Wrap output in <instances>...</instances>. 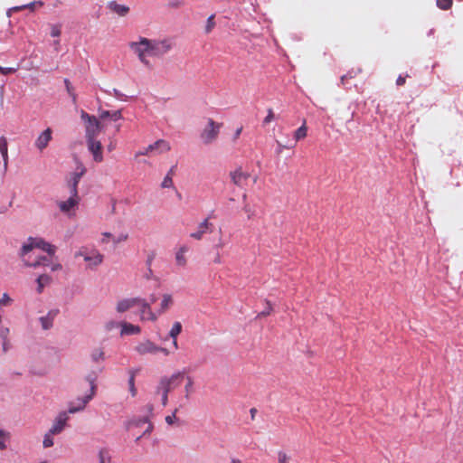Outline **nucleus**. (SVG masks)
Wrapping results in <instances>:
<instances>
[{"label":"nucleus","instance_id":"nucleus-9","mask_svg":"<svg viewBox=\"0 0 463 463\" xmlns=\"http://www.w3.org/2000/svg\"><path fill=\"white\" fill-rule=\"evenodd\" d=\"M136 351L139 354H156L158 352H162L165 355L169 354V351L166 348L160 347L149 340L139 343L136 346Z\"/></svg>","mask_w":463,"mask_h":463},{"label":"nucleus","instance_id":"nucleus-55","mask_svg":"<svg viewBox=\"0 0 463 463\" xmlns=\"http://www.w3.org/2000/svg\"><path fill=\"white\" fill-rule=\"evenodd\" d=\"M241 131H242V127H240L239 128H237V130L234 133V137H233L234 140L239 138Z\"/></svg>","mask_w":463,"mask_h":463},{"label":"nucleus","instance_id":"nucleus-6","mask_svg":"<svg viewBox=\"0 0 463 463\" xmlns=\"http://www.w3.org/2000/svg\"><path fill=\"white\" fill-rule=\"evenodd\" d=\"M222 123H217L212 118H208L207 126L201 133V138L205 145L213 143L218 137Z\"/></svg>","mask_w":463,"mask_h":463},{"label":"nucleus","instance_id":"nucleus-14","mask_svg":"<svg viewBox=\"0 0 463 463\" xmlns=\"http://www.w3.org/2000/svg\"><path fill=\"white\" fill-rule=\"evenodd\" d=\"M140 307V319L141 320H151L156 321L157 319V314L154 313L151 309L150 304L145 299L141 298V301L137 305Z\"/></svg>","mask_w":463,"mask_h":463},{"label":"nucleus","instance_id":"nucleus-34","mask_svg":"<svg viewBox=\"0 0 463 463\" xmlns=\"http://www.w3.org/2000/svg\"><path fill=\"white\" fill-rule=\"evenodd\" d=\"M64 84L66 87V90L69 93V95L71 97L73 103H76L77 101V95L74 91L73 87L71 86L70 80L68 79L64 80Z\"/></svg>","mask_w":463,"mask_h":463},{"label":"nucleus","instance_id":"nucleus-57","mask_svg":"<svg viewBox=\"0 0 463 463\" xmlns=\"http://www.w3.org/2000/svg\"><path fill=\"white\" fill-rule=\"evenodd\" d=\"M278 145H279V147L277 149V153L279 155L286 146H283L282 144H280L279 142H278Z\"/></svg>","mask_w":463,"mask_h":463},{"label":"nucleus","instance_id":"nucleus-59","mask_svg":"<svg viewBox=\"0 0 463 463\" xmlns=\"http://www.w3.org/2000/svg\"><path fill=\"white\" fill-rule=\"evenodd\" d=\"M223 242L222 241H220L215 246L214 248L219 250V249H222L223 247Z\"/></svg>","mask_w":463,"mask_h":463},{"label":"nucleus","instance_id":"nucleus-13","mask_svg":"<svg viewBox=\"0 0 463 463\" xmlns=\"http://www.w3.org/2000/svg\"><path fill=\"white\" fill-rule=\"evenodd\" d=\"M230 177L236 186L242 188L246 184L250 177V174L243 172L241 167H239L234 171L230 172Z\"/></svg>","mask_w":463,"mask_h":463},{"label":"nucleus","instance_id":"nucleus-25","mask_svg":"<svg viewBox=\"0 0 463 463\" xmlns=\"http://www.w3.org/2000/svg\"><path fill=\"white\" fill-rule=\"evenodd\" d=\"M173 304L172 296L169 294H165L163 296V299L160 304V308L157 311V317L164 314Z\"/></svg>","mask_w":463,"mask_h":463},{"label":"nucleus","instance_id":"nucleus-31","mask_svg":"<svg viewBox=\"0 0 463 463\" xmlns=\"http://www.w3.org/2000/svg\"><path fill=\"white\" fill-rule=\"evenodd\" d=\"M11 434L10 432L0 430V449L4 450L6 449V441L10 439Z\"/></svg>","mask_w":463,"mask_h":463},{"label":"nucleus","instance_id":"nucleus-30","mask_svg":"<svg viewBox=\"0 0 463 463\" xmlns=\"http://www.w3.org/2000/svg\"><path fill=\"white\" fill-rule=\"evenodd\" d=\"M91 360L94 363H99L104 361V352L101 348H96L91 352Z\"/></svg>","mask_w":463,"mask_h":463},{"label":"nucleus","instance_id":"nucleus-21","mask_svg":"<svg viewBox=\"0 0 463 463\" xmlns=\"http://www.w3.org/2000/svg\"><path fill=\"white\" fill-rule=\"evenodd\" d=\"M109 8L118 14L119 16H125L129 12V7L124 5H119L116 1H111L108 5Z\"/></svg>","mask_w":463,"mask_h":463},{"label":"nucleus","instance_id":"nucleus-54","mask_svg":"<svg viewBox=\"0 0 463 463\" xmlns=\"http://www.w3.org/2000/svg\"><path fill=\"white\" fill-rule=\"evenodd\" d=\"M9 348L8 340H3V351L5 353Z\"/></svg>","mask_w":463,"mask_h":463},{"label":"nucleus","instance_id":"nucleus-1","mask_svg":"<svg viewBox=\"0 0 463 463\" xmlns=\"http://www.w3.org/2000/svg\"><path fill=\"white\" fill-rule=\"evenodd\" d=\"M35 249H40L47 252L50 256H53L56 252V246L45 241L42 238L30 237L21 250V257L25 266L32 268L49 266L50 260L47 257H39L37 260L32 259L31 252Z\"/></svg>","mask_w":463,"mask_h":463},{"label":"nucleus","instance_id":"nucleus-26","mask_svg":"<svg viewBox=\"0 0 463 463\" xmlns=\"http://www.w3.org/2000/svg\"><path fill=\"white\" fill-rule=\"evenodd\" d=\"M99 118L101 119L110 118L112 120L117 121L122 118V113H121V110H115V111L103 110L100 112Z\"/></svg>","mask_w":463,"mask_h":463},{"label":"nucleus","instance_id":"nucleus-27","mask_svg":"<svg viewBox=\"0 0 463 463\" xmlns=\"http://www.w3.org/2000/svg\"><path fill=\"white\" fill-rule=\"evenodd\" d=\"M36 281L38 284L37 291L41 293L43 288L51 283L52 278L47 274H42L37 278Z\"/></svg>","mask_w":463,"mask_h":463},{"label":"nucleus","instance_id":"nucleus-19","mask_svg":"<svg viewBox=\"0 0 463 463\" xmlns=\"http://www.w3.org/2000/svg\"><path fill=\"white\" fill-rule=\"evenodd\" d=\"M68 419L69 417L67 416L66 412L60 413L59 416L56 418L52 427L51 428L50 432L52 434L61 433L64 429Z\"/></svg>","mask_w":463,"mask_h":463},{"label":"nucleus","instance_id":"nucleus-35","mask_svg":"<svg viewBox=\"0 0 463 463\" xmlns=\"http://www.w3.org/2000/svg\"><path fill=\"white\" fill-rule=\"evenodd\" d=\"M452 3V0H436L437 6L441 10L450 9Z\"/></svg>","mask_w":463,"mask_h":463},{"label":"nucleus","instance_id":"nucleus-49","mask_svg":"<svg viewBox=\"0 0 463 463\" xmlns=\"http://www.w3.org/2000/svg\"><path fill=\"white\" fill-rule=\"evenodd\" d=\"M16 70L14 68H4L0 66V72L4 75L14 73Z\"/></svg>","mask_w":463,"mask_h":463},{"label":"nucleus","instance_id":"nucleus-33","mask_svg":"<svg viewBox=\"0 0 463 463\" xmlns=\"http://www.w3.org/2000/svg\"><path fill=\"white\" fill-rule=\"evenodd\" d=\"M182 332V325L180 322H175L170 332L169 336L171 338H177V335Z\"/></svg>","mask_w":463,"mask_h":463},{"label":"nucleus","instance_id":"nucleus-44","mask_svg":"<svg viewBox=\"0 0 463 463\" xmlns=\"http://www.w3.org/2000/svg\"><path fill=\"white\" fill-rule=\"evenodd\" d=\"M266 304H267L266 308L263 311H261L258 315V317H267V316L270 315V313L272 311V306L269 300L266 301Z\"/></svg>","mask_w":463,"mask_h":463},{"label":"nucleus","instance_id":"nucleus-50","mask_svg":"<svg viewBox=\"0 0 463 463\" xmlns=\"http://www.w3.org/2000/svg\"><path fill=\"white\" fill-rule=\"evenodd\" d=\"M8 334H9V329L8 328H2L0 330V336L2 337L3 340H8L7 339Z\"/></svg>","mask_w":463,"mask_h":463},{"label":"nucleus","instance_id":"nucleus-52","mask_svg":"<svg viewBox=\"0 0 463 463\" xmlns=\"http://www.w3.org/2000/svg\"><path fill=\"white\" fill-rule=\"evenodd\" d=\"M61 268H62V266L60 263H54V264H52V266H51L52 271L60 270V269H61Z\"/></svg>","mask_w":463,"mask_h":463},{"label":"nucleus","instance_id":"nucleus-5","mask_svg":"<svg viewBox=\"0 0 463 463\" xmlns=\"http://www.w3.org/2000/svg\"><path fill=\"white\" fill-rule=\"evenodd\" d=\"M86 379L90 383V394L84 396L83 398L78 399V405L77 406L70 405L69 411H68L70 413H75V412H77V411H79L80 410H83L85 405L95 395V392H96V383H95V382H96V379H97V373H91L89 375H87Z\"/></svg>","mask_w":463,"mask_h":463},{"label":"nucleus","instance_id":"nucleus-8","mask_svg":"<svg viewBox=\"0 0 463 463\" xmlns=\"http://www.w3.org/2000/svg\"><path fill=\"white\" fill-rule=\"evenodd\" d=\"M172 48V44L167 40L156 41L149 39L150 56L161 57L167 53Z\"/></svg>","mask_w":463,"mask_h":463},{"label":"nucleus","instance_id":"nucleus-12","mask_svg":"<svg viewBox=\"0 0 463 463\" xmlns=\"http://www.w3.org/2000/svg\"><path fill=\"white\" fill-rule=\"evenodd\" d=\"M87 141V146L89 151L92 154L95 162L100 163L103 161L102 146L101 143L95 139H89Z\"/></svg>","mask_w":463,"mask_h":463},{"label":"nucleus","instance_id":"nucleus-15","mask_svg":"<svg viewBox=\"0 0 463 463\" xmlns=\"http://www.w3.org/2000/svg\"><path fill=\"white\" fill-rule=\"evenodd\" d=\"M213 227V223L210 222L209 218L204 219L202 222L199 223L197 231L192 232L190 237L200 241L203 239L204 234L207 232H211V228Z\"/></svg>","mask_w":463,"mask_h":463},{"label":"nucleus","instance_id":"nucleus-22","mask_svg":"<svg viewBox=\"0 0 463 463\" xmlns=\"http://www.w3.org/2000/svg\"><path fill=\"white\" fill-rule=\"evenodd\" d=\"M121 335H137L141 332V328L138 326H135L127 322H122Z\"/></svg>","mask_w":463,"mask_h":463},{"label":"nucleus","instance_id":"nucleus-36","mask_svg":"<svg viewBox=\"0 0 463 463\" xmlns=\"http://www.w3.org/2000/svg\"><path fill=\"white\" fill-rule=\"evenodd\" d=\"M128 386L131 395L135 397L137 395V391L135 386V373L133 372L130 373V377L128 379Z\"/></svg>","mask_w":463,"mask_h":463},{"label":"nucleus","instance_id":"nucleus-41","mask_svg":"<svg viewBox=\"0 0 463 463\" xmlns=\"http://www.w3.org/2000/svg\"><path fill=\"white\" fill-rule=\"evenodd\" d=\"M13 303V299L9 297L7 293H4L3 297L0 298V306L8 307Z\"/></svg>","mask_w":463,"mask_h":463},{"label":"nucleus","instance_id":"nucleus-53","mask_svg":"<svg viewBox=\"0 0 463 463\" xmlns=\"http://www.w3.org/2000/svg\"><path fill=\"white\" fill-rule=\"evenodd\" d=\"M213 262L215 264H221L222 262V257H221V254L219 253V251H217L216 255H215V258L213 260Z\"/></svg>","mask_w":463,"mask_h":463},{"label":"nucleus","instance_id":"nucleus-62","mask_svg":"<svg viewBox=\"0 0 463 463\" xmlns=\"http://www.w3.org/2000/svg\"><path fill=\"white\" fill-rule=\"evenodd\" d=\"M151 430H152V425L149 424V426L147 427L146 430L143 433V435H146V433H150Z\"/></svg>","mask_w":463,"mask_h":463},{"label":"nucleus","instance_id":"nucleus-40","mask_svg":"<svg viewBox=\"0 0 463 463\" xmlns=\"http://www.w3.org/2000/svg\"><path fill=\"white\" fill-rule=\"evenodd\" d=\"M61 33V26L60 24L51 25V36L59 37Z\"/></svg>","mask_w":463,"mask_h":463},{"label":"nucleus","instance_id":"nucleus-38","mask_svg":"<svg viewBox=\"0 0 463 463\" xmlns=\"http://www.w3.org/2000/svg\"><path fill=\"white\" fill-rule=\"evenodd\" d=\"M156 256V252L155 250H151L147 254V259H146V264L147 269L150 272V274H152L151 266H152V262L155 260Z\"/></svg>","mask_w":463,"mask_h":463},{"label":"nucleus","instance_id":"nucleus-16","mask_svg":"<svg viewBox=\"0 0 463 463\" xmlns=\"http://www.w3.org/2000/svg\"><path fill=\"white\" fill-rule=\"evenodd\" d=\"M52 129L48 128L39 135L34 142V146L38 150L43 151L47 147L49 142L52 140Z\"/></svg>","mask_w":463,"mask_h":463},{"label":"nucleus","instance_id":"nucleus-3","mask_svg":"<svg viewBox=\"0 0 463 463\" xmlns=\"http://www.w3.org/2000/svg\"><path fill=\"white\" fill-rule=\"evenodd\" d=\"M80 118L85 123L86 140L95 139L101 131V123L92 115L88 114L84 110L80 112Z\"/></svg>","mask_w":463,"mask_h":463},{"label":"nucleus","instance_id":"nucleus-61","mask_svg":"<svg viewBox=\"0 0 463 463\" xmlns=\"http://www.w3.org/2000/svg\"><path fill=\"white\" fill-rule=\"evenodd\" d=\"M31 256H32V259H33V260H37V259L40 257V256H38V255H35V253H34V250L31 252Z\"/></svg>","mask_w":463,"mask_h":463},{"label":"nucleus","instance_id":"nucleus-20","mask_svg":"<svg viewBox=\"0 0 463 463\" xmlns=\"http://www.w3.org/2000/svg\"><path fill=\"white\" fill-rule=\"evenodd\" d=\"M0 153L3 158L4 168L8 166V142L5 136L0 137Z\"/></svg>","mask_w":463,"mask_h":463},{"label":"nucleus","instance_id":"nucleus-2","mask_svg":"<svg viewBox=\"0 0 463 463\" xmlns=\"http://www.w3.org/2000/svg\"><path fill=\"white\" fill-rule=\"evenodd\" d=\"M184 378V373L180 372L172 374L170 377L165 376L161 378L156 392L161 394L163 406H165L168 402V393L177 388L182 383Z\"/></svg>","mask_w":463,"mask_h":463},{"label":"nucleus","instance_id":"nucleus-4","mask_svg":"<svg viewBox=\"0 0 463 463\" xmlns=\"http://www.w3.org/2000/svg\"><path fill=\"white\" fill-rule=\"evenodd\" d=\"M128 46L137 55L141 63L148 68L151 67L150 61L146 59L147 55L150 56L149 39L141 37L138 42H130Z\"/></svg>","mask_w":463,"mask_h":463},{"label":"nucleus","instance_id":"nucleus-32","mask_svg":"<svg viewBox=\"0 0 463 463\" xmlns=\"http://www.w3.org/2000/svg\"><path fill=\"white\" fill-rule=\"evenodd\" d=\"M194 380L191 376H186V384L184 386L185 398L189 399L190 395L194 392Z\"/></svg>","mask_w":463,"mask_h":463},{"label":"nucleus","instance_id":"nucleus-47","mask_svg":"<svg viewBox=\"0 0 463 463\" xmlns=\"http://www.w3.org/2000/svg\"><path fill=\"white\" fill-rule=\"evenodd\" d=\"M177 412V409L175 410L172 415H168L165 417V421L167 424L172 425L175 420V414Z\"/></svg>","mask_w":463,"mask_h":463},{"label":"nucleus","instance_id":"nucleus-60","mask_svg":"<svg viewBox=\"0 0 463 463\" xmlns=\"http://www.w3.org/2000/svg\"><path fill=\"white\" fill-rule=\"evenodd\" d=\"M173 339V345L175 347V349H178V344H177V339L176 338H172Z\"/></svg>","mask_w":463,"mask_h":463},{"label":"nucleus","instance_id":"nucleus-10","mask_svg":"<svg viewBox=\"0 0 463 463\" xmlns=\"http://www.w3.org/2000/svg\"><path fill=\"white\" fill-rule=\"evenodd\" d=\"M71 195L68 200L61 201L58 203V207L61 213H69L71 210L78 206L80 203V196L78 193H70Z\"/></svg>","mask_w":463,"mask_h":463},{"label":"nucleus","instance_id":"nucleus-42","mask_svg":"<svg viewBox=\"0 0 463 463\" xmlns=\"http://www.w3.org/2000/svg\"><path fill=\"white\" fill-rule=\"evenodd\" d=\"M289 460H290V457L287 453H285L283 451L278 452L279 463H289Z\"/></svg>","mask_w":463,"mask_h":463},{"label":"nucleus","instance_id":"nucleus-24","mask_svg":"<svg viewBox=\"0 0 463 463\" xmlns=\"http://www.w3.org/2000/svg\"><path fill=\"white\" fill-rule=\"evenodd\" d=\"M152 145L154 151H156L158 154L166 153L171 149L170 144L164 139H159Z\"/></svg>","mask_w":463,"mask_h":463},{"label":"nucleus","instance_id":"nucleus-46","mask_svg":"<svg viewBox=\"0 0 463 463\" xmlns=\"http://www.w3.org/2000/svg\"><path fill=\"white\" fill-rule=\"evenodd\" d=\"M154 151L153 145H149L147 147H146L143 151H140L137 154V156H148L151 152Z\"/></svg>","mask_w":463,"mask_h":463},{"label":"nucleus","instance_id":"nucleus-28","mask_svg":"<svg viewBox=\"0 0 463 463\" xmlns=\"http://www.w3.org/2000/svg\"><path fill=\"white\" fill-rule=\"evenodd\" d=\"M307 135V127L306 125V121L299 127L294 133V138L296 141H299L304 139Z\"/></svg>","mask_w":463,"mask_h":463},{"label":"nucleus","instance_id":"nucleus-64","mask_svg":"<svg viewBox=\"0 0 463 463\" xmlns=\"http://www.w3.org/2000/svg\"><path fill=\"white\" fill-rule=\"evenodd\" d=\"M114 149V145L112 143H110L109 146H108V150L109 151H112Z\"/></svg>","mask_w":463,"mask_h":463},{"label":"nucleus","instance_id":"nucleus-7","mask_svg":"<svg viewBox=\"0 0 463 463\" xmlns=\"http://www.w3.org/2000/svg\"><path fill=\"white\" fill-rule=\"evenodd\" d=\"M78 257H82L91 269L100 265L103 261V255L97 250L81 249L75 253V258Z\"/></svg>","mask_w":463,"mask_h":463},{"label":"nucleus","instance_id":"nucleus-56","mask_svg":"<svg viewBox=\"0 0 463 463\" xmlns=\"http://www.w3.org/2000/svg\"><path fill=\"white\" fill-rule=\"evenodd\" d=\"M116 326H117V324L115 322H109V323L107 324L106 328L108 330H110V329H112Z\"/></svg>","mask_w":463,"mask_h":463},{"label":"nucleus","instance_id":"nucleus-17","mask_svg":"<svg viewBox=\"0 0 463 463\" xmlns=\"http://www.w3.org/2000/svg\"><path fill=\"white\" fill-rule=\"evenodd\" d=\"M140 301L141 298H139L121 299L117 303L116 310L118 313H124L132 308L133 307L138 305Z\"/></svg>","mask_w":463,"mask_h":463},{"label":"nucleus","instance_id":"nucleus-37","mask_svg":"<svg viewBox=\"0 0 463 463\" xmlns=\"http://www.w3.org/2000/svg\"><path fill=\"white\" fill-rule=\"evenodd\" d=\"M214 17H215L214 14H212L208 17L206 25H205V33H210L212 32V30L214 28V26H215Z\"/></svg>","mask_w":463,"mask_h":463},{"label":"nucleus","instance_id":"nucleus-58","mask_svg":"<svg viewBox=\"0 0 463 463\" xmlns=\"http://www.w3.org/2000/svg\"><path fill=\"white\" fill-rule=\"evenodd\" d=\"M33 5H37L42 6L43 5V3L41 1H35V2L30 3L29 5H26V6H32Z\"/></svg>","mask_w":463,"mask_h":463},{"label":"nucleus","instance_id":"nucleus-43","mask_svg":"<svg viewBox=\"0 0 463 463\" xmlns=\"http://www.w3.org/2000/svg\"><path fill=\"white\" fill-rule=\"evenodd\" d=\"M173 184H174V183H173L172 176L169 175V174H167L166 176L164 178V180L161 184V186L163 188H169V187H172Z\"/></svg>","mask_w":463,"mask_h":463},{"label":"nucleus","instance_id":"nucleus-51","mask_svg":"<svg viewBox=\"0 0 463 463\" xmlns=\"http://www.w3.org/2000/svg\"><path fill=\"white\" fill-rule=\"evenodd\" d=\"M396 84L398 86H402L405 84V77H402V76H399L396 80Z\"/></svg>","mask_w":463,"mask_h":463},{"label":"nucleus","instance_id":"nucleus-23","mask_svg":"<svg viewBox=\"0 0 463 463\" xmlns=\"http://www.w3.org/2000/svg\"><path fill=\"white\" fill-rule=\"evenodd\" d=\"M189 250L188 246L183 245L175 253V261L178 266L184 267L186 265V258L184 254Z\"/></svg>","mask_w":463,"mask_h":463},{"label":"nucleus","instance_id":"nucleus-11","mask_svg":"<svg viewBox=\"0 0 463 463\" xmlns=\"http://www.w3.org/2000/svg\"><path fill=\"white\" fill-rule=\"evenodd\" d=\"M86 172L85 166L79 163L77 166V171L74 172L71 175V178L68 181V186L70 189V193H78V184L80 183V178L83 176V175Z\"/></svg>","mask_w":463,"mask_h":463},{"label":"nucleus","instance_id":"nucleus-39","mask_svg":"<svg viewBox=\"0 0 463 463\" xmlns=\"http://www.w3.org/2000/svg\"><path fill=\"white\" fill-rule=\"evenodd\" d=\"M52 435L53 434H52L50 431L45 434L43 441V445L44 448H50L53 445V439L52 437Z\"/></svg>","mask_w":463,"mask_h":463},{"label":"nucleus","instance_id":"nucleus-29","mask_svg":"<svg viewBox=\"0 0 463 463\" xmlns=\"http://www.w3.org/2000/svg\"><path fill=\"white\" fill-rule=\"evenodd\" d=\"M99 463H111V456L109 449H100L98 453Z\"/></svg>","mask_w":463,"mask_h":463},{"label":"nucleus","instance_id":"nucleus-18","mask_svg":"<svg viewBox=\"0 0 463 463\" xmlns=\"http://www.w3.org/2000/svg\"><path fill=\"white\" fill-rule=\"evenodd\" d=\"M59 314V309H52L50 310L46 316L41 317L39 318L42 328L43 330H48L52 327L53 320Z\"/></svg>","mask_w":463,"mask_h":463},{"label":"nucleus","instance_id":"nucleus-45","mask_svg":"<svg viewBox=\"0 0 463 463\" xmlns=\"http://www.w3.org/2000/svg\"><path fill=\"white\" fill-rule=\"evenodd\" d=\"M274 119V113L272 109H268V115L263 119V124L267 125Z\"/></svg>","mask_w":463,"mask_h":463},{"label":"nucleus","instance_id":"nucleus-48","mask_svg":"<svg viewBox=\"0 0 463 463\" xmlns=\"http://www.w3.org/2000/svg\"><path fill=\"white\" fill-rule=\"evenodd\" d=\"M128 238V234H120L118 237L114 238L113 241H114L115 243H119V242L127 241Z\"/></svg>","mask_w":463,"mask_h":463},{"label":"nucleus","instance_id":"nucleus-63","mask_svg":"<svg viewBox=\"0 0 463 463\" xmlns=\"http://www.w3.org/2000/svg\"><path fill=\"white\" fill-rule=\"evenodd\" d=\"M156 296H155V295H151V296H150V301H151V303H155V302H156Z\"/></svg>","mask_w":463,"mask_h":463}]
</instances>
